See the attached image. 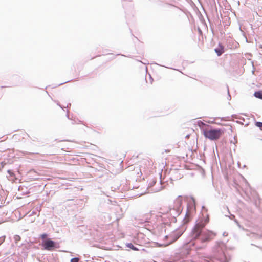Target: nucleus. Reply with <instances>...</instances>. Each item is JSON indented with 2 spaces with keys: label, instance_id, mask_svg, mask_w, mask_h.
<instances>
[{
  "label": "nucleus",
  "instance_id": "obj_1",
  "mask_svg": "<svg viewBox=\"0 0 262 262\" xmlns=\"http://www.w3.org/2000/svg\"><path fill=\"white\" fill-rule=\"evenodd\" d=\"M205 226V224L202 222H199L195 225L189 234L190 245H194V243H192V241L196 239L199 237V240L203 244L214 238L216 236V233L213 231L204 229Z\"/></svg>",
  "mask_w": 262,
  "mask_h": 262
},
{
  "label": "nucleus",
  "instance_id": "obj_2",
  "mask_svg": "<svg viewBox=\"0 0 262 262\" xmlns=\"http://www.w3.org/2000/svg\"><path fill=\"white\" fill-rule=\"evenodd\" d=\"M225 249L226 247L223 242H217L213 249V257L212 258H205L202 259L201 262H214V260L219 262H228L225 253Z\"/></svg>",
  "mask_w": 262,
  "mask_h": 262
},
{
  "label": "nucleus",
  "instance_id": "obj_3",
  "mask_svg": "<svg viewBox=\"0 0 262 262\" xmlns=\"http://www.w3.org/2000/svg\"><path fill=\"white\" fill-rule=\"evenodd\" d=\"M224 132L221 129H210L204 130V136L211 140L218 139Z\"/></svg>",
  "mask_w": 262,
  "mask_h": 262
},
{
  "label": "nucleus",
  "instance_id": "obj_4",
  "mask_svg": "<svg viewBox=\"0 0 262 262\" xmlns=\"http://www.w3.org/2000/svg\"><path fill=\"white\" fill-rule=\"evenodd\" d=\"M177 204L176 207H174L172 208H169L168 210L165 212L169 213L171 216L174 218L177 216L179 215L182 211V208L181 207L180 202L179 201L177 202Z\"/></svg>",
  "mask_w": 262,
  "mask_h": 262
},
{
  "label": "nucleus",
  "instance_id": "obj_5",
  "mask_svg": "<svg viewBox=\"0 0 262 262\" xmlns=\"http://www.w3.org/2000/svg\"><path fill=\"white\" fill-rule=\"evenodd\" d=\"M42 246L45 250H52L55 247V243L53 241L48 239L44 241Z\"/></svg>",
  "mask_w": 262,
  "mask_h": 262
},
{
  "label": "nucleus",
  "instance_id": "obj_6",
  "mask_svg": "<svg viewBox=\"0 0 262 262\" xmlns=\"http://www.w3.org/2000/svg\"><path fill=\"white\" fill-rule=\"evenodd\" d=\"M182 235V233L180 231H177L174 233L173 234L170 236V238H171L170 242L167 244L166 246L169 245L170 244H172L176 241H177L181 235Z\"/></svg>",
  "mask_w": 262,
  "mask_h": 262
},
{
  "label": "nucleus",
  "instance_id": "obj_7",
  "mask_svg": "<svg viewBox=\"0 0 262 262\" xmlns=\"http://www.w3.org/2000/svg\"><path fill=\"white\" fill-rule=\"evenodd\" d=\"M198 125L200 128L201 130L203 132V133L204 134V130H207V128H205V127H208V128H211V126L206 124L204 122H203L201 121H199L198 122Z\"/></svg>",
  "mask_w": 262,
  "mask_h": 262
},
{
  "label": "nucleus",
  "instance_id": "obj_8",
  "mask_svg": "<svg viewBox=\"0 0 262 262\" xmlns=\"http://www.w3.org/2000/svg\"><path fill=\"white\" fill-rule=\"evenodd\" d=\"M215 52L218 56H221L224 52V47L221 44L219 45V47L215 49Z\"/></svg>",
  "mask_w": 262,
  "mask_h": 262
},
{
  "label": "nucleus",
  "instance_id": "obj_9",
  "mask_svg": "<svg viewBox=\"0 0 262 262\" xmlns=\"http://www.w3.org/2000/svg\"><path fill=\"white\" fill-rule=\"evenodd\" d=\"M191 214V211L190 209H189L188 208H187V212L185 214V217L184 219V221L186 223L188 222L189 221V218Z\"/></svg>",
  "mask_w": 262,
  "mask_h": 262
},
{
  "label": "nucleus",
  "instance_id": "obj_10",
  "mask_svg": "<svg viewBox=\"0 0 262 262\" xmlns=\"http://www.w3.org/2000/svg\"><path fill=\"white\" fill-rule=\"evenodd\" d=\"M254 96L259 99L262 100V92L261 91H256L254 93Z\"/></svg>",
  "mask_w": 262,
  "mask_h": 262
},
{
  "label": "nucleus",
  "instance_id": "obj_11",
  "mask_svg": "<svg viewBox=\"0 0 262 262\" xmlns=\"http://www.w3.org/2000/svg\"><path fill=\"white\" fill-rule=\"evenodd\" d=\"M126 246L127 247L132 249L134 251L139 250V249L137 247H135L132 243H127L126 244Z\"/></svg>",
  "mask_w": 262,
  "mask_h": 262
},
{
  "label": "nucleus",
  "instance_id": "obj_12",
  "mask_svg": "<svg viewBox=\"0 0 262 262\" xmlns=\"http://www.w3.org/2000/svg\"><path fill=\"white\" fill-rule=\"evenodd\" d=\"M255 125L260 128V129L261 130V127H262V122H255Z\"/></svg>",
  "mask_w": 262,
  "mask_h": 262
},
{
  "label": "nucleus",
  "instance_id": "obj_13",
  "mask_svg": "<svg viewBox=\"0 0 262 262\" xmlns=\"http://www.w3.org/2000/svg\"><path fill=\"white\" fill-rule=\"evenodd\" d=\"M79 258L78 257L72 258L71 259V262H79Z\"/></svg>",
  "mask_w": 262,
  "mask_h": 262
},
{
  "label": "nucleus",
  "instance_id": "obj_14",
  "mask_svg": "<svg viewBox=\"0 0 262 262\" xmlns=\"http://www.w3.org/2000/svg\"><path fill=\"white\" fill-rule=\"evenodd\" d=\"M14 239L16 243H17L18 241H20V237L19 235H15L14 236Z\"/></svg>",
  "mask_w": 262,
  "mask_h": 262
},
{
  "label": "nucleus",
  "instance_id": "obj_15",
  "mask_svg": "<svg viewBox=\"0 0 262 262\" xmlns=\"http://www.w3.org/2000/svg\"><path fill=\"white\" fill-rule=\"evenodd\" d=\"M47 236H48V235H47L46 233H44V234H41V235H40V237H41L42 239H45V238H46Z\"/></svg>",
  "mask_w": 262,
  "mask_h": 262
},
{
  "label": "nucleus",
  "instance_id": "obj_16",
  "mask_svg": "<svg viewBox=\"0 0 262 262\" xmlns=\"http://www.w3.org/2000/svg\"><path fill=\"white\" fill-rule=\"evenodd\" d=\"M8 173L9 174L10 177H12L13 176V173L10 170H7Z\"/></svg>",
  "mask_w": 262,
  "mask_h": 262
},
{
  "label": "nucleus",
  "instance_id": "obj_17",
  "mask_svg": "<svg viewBox=\"0 0 262 262\" xmlns=\"http://www.w3.org/2000/svg\"><path fill=\"white\" fill-rule=\"evenodd\" d=\"M156 181H155L154 180L152 181V182H151L150 184H149V186L150 187H151L154 184L156 183Z\"/></svg>",
  "mask_w": 262,
  "mask_h": 262
},
{
  "label": "nucleus",
  "instance_id": "obj_18",
  "mask_svg": "<svg viewBox=\"0 0 262 262\" xmlns=\"http://www.w3.org/2000/svg\"><path fill=\"white\" fill-rule=\"evenodd\" d=\"M5 164H6V163H4V162H1V165H2V166L3 167L4 166V165H5Z\"/></svg>",
  "mask_w": 262,
  "mask_h": 262
},
{
  "label": "nucleus",
  "instance_id": "obj_19",
  "mask_svg": "<svg viewBox=\"0 0 262 262\" xmlns=\"http://www.w3.org/2000/svg\"><path fill=\"white\" fill-rule=\"evenodd\" d=\"M235 222L236 223V224L238 226H239V223L237 222V221L236 220H235Z\"/></svg>",
  "mask_w": 262,
  "mask_h": 262
},
{
  "label": "nucleus",
  "instance_id": "obj_20",
  "mask_svg": "<svg viewBox=\"0 0 262 262\" xmlns=\"http://www.w3.org/2000/svg\"><path fill=\"white\" fill-rule=\"evenodd\" d=\"M228 95H229V97L230 98V97H231V96H230V95H229V89H228Z\"/></svg>",
  "mask_w": 262,
  "mask_h": 262
},
{
  "label": "nucleus",
  "instance_id": "obj_21",
  "mask_svg": "<svg viewBox=\"0 0 262 262\" xmlns=\"http://www.w3.org/2000/svg\"><path fill=\"white\" fill-rule=\"evenodd\" d=\"M234 217H235L234 215H232L231 217V219H232L233 218H234Z\"/></svg>",
  "mask_w": 262,
  "mask_h": 262
},
{
  "label": "nucleus",
  "instance_id": "obj_22",
  "mask_svg": "<svg viewBox=\"0 0 262 262\" xmlns=\"http://www.w3.org/2000/svg\"><path fill=\"white\" fill-rule=\"evenodd\" d=\"M161 190V188H160V189H157V190H156L155 191H159V190Z\"/></svg>",
  "mask_w": 262,
  "mask_h": 262
},
{
  "label": "nucleus",
  "instance_id": "obj_23",
  "mask_svg": "<svg viewBox=\"0 0 262 262\" xmlns=\"http://www.w3.org/2000/svg\"><path fill=\"white\" fill-rule=\"evenodd\" d=\"M34 213H34V211H33V212H32V213L30 214V215H32V214H34Z\"/></svg>",
  "mask_w": 262,
  "mask_h": 262
},
{
  "label": "nucleus",
  "instance_id": "obj_24",
  "mask_svg": "<svg viewBox=\"0 0 262 262\" xmlns=\"http://www.w3.org/2000/svg\"><path fill=\"white\" fill-rule=\"evenodd\" d=\"M69 106H71V104H68L67 107H69Z\"/></svg>",
  "mask_w": 262,
  "mask_h": 262
},
{
  "label": "nucleus",
  "instance_id": "obj_25",
  "mask_svg": "<svg viewBox=\"0 0 262 262\" xmlns=\"http://www.w3.org/2000/svg\"><path fill=\"white\" fill-rule=\"evenodd\" d=\"M248 124H249V123H246L245 125H246V126H248Z\"/></svg>",
  "mask_w": 262,
  "mask_h": 262
},
{
  "label": "nucleus",
  "instance_id": "obj_26",
  "mask_svg": "<svg viewBox=\"0 0 262 262\" xmlns=\"http://www.w3.org/2000/svg\"><path fill=\"white\" fill-rule=\"evenodd\" d=\"M191 209H192V210L193 209V206H192V207H191Z\"/></svg>",
  "mask_w": 262,
  "mask_h": 262
}]
</instances>
